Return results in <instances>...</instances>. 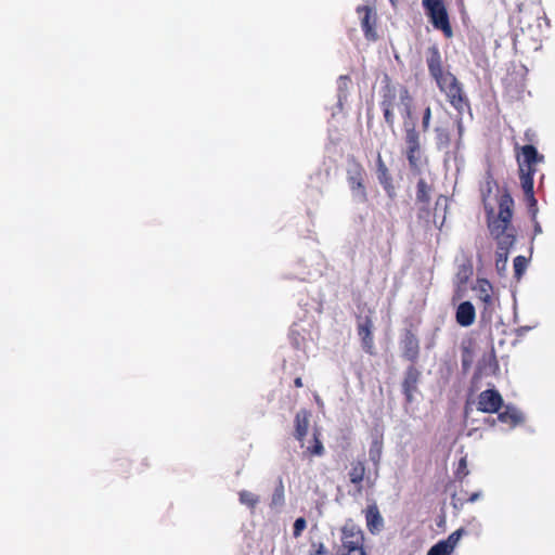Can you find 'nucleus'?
<instances>
[{"label": "nucleus", "mask_w": 555, "mask_h": 555, "mask_svg": "<svg viewBox=\"0 0 555 555\" xmlns=\"http://www.w3.org/2000/svg\"><path fill=\"white\" fill-rule=\"evenodd\" d=\"M379 106L383 111L385 122L389 128H393L396 122L395 108L400 103L404 109L403 121V141H404V155L409 163L411 171L420 173L422 168L427 164V158L424 155L421 141V131L417 130L415 122L412 118V102L413 98L405 86L397 88L389 77H385L384 85L380 90Z\"/></svg>", "instance_id": "obj_1"}, {"label": "nucleus", "mask_w": 555, "mask_h": 555, "mask_svg": "<svg viewBox=\"0 0 555 555\" xmlns=\"http://www.w3.org/2000/svg\"><path fill=\"white\" fill-rule=\"evenodd\" d=\"M514 214V199L507 190H504L498 199V215L489 223L490 234L498 243L495 251V269L503 275L508 259L509 249L516 241V230L512 224Z\"/></svg>", "instance_id": "obj_2"}, {"label": "nucleus", "mask_w": 555, "mask_h": 555, "mask_svg": "<svg viewBox=\"0 0 555 555\" xmlns=\"http://www.w3.org/2000/svg\"><path fill=\"white\" fill-rule=\"evenodd\" d=\"M514 150L518 165L520 185L529 210L534 218L538 211V202L534 197L533 177L538 170L537 165L544 162V155L540 154L533 144L520 146L515 143Z\"/></svg>", "instance_id": "obj_3"}, {"label": "nucleus", "mask_w": 555, "mask_h": 555, "mask_svg": "<svg viewBox=\"0 0 555 555\" xmlns=\"http://www.w3.org/2000/svg\"><path fill=\"white\" fill-rule=\"evenodd\" d=\"M436 85L446 95L450 105L457 112L459 116H462L466 111H470L469 99L463 89V85L453 74L447 75Z\"/></svg>", "instance_id": "obj_4"}, {"label": "nucleus", "mask_w": 555, "mask_h": 555, "mask_svg": "<svg viewBox=\"0 0 555 555\" xmlns=\"http://www.w3.org/2000/svg\"><path fill=\"white\" fill-rule=\"evenodd\" d=\"M340 542L339 555H367L364 532L352 519L340 528Z\"/></svg>", "instance_id": "obj_5"}, {"label": "nucleus", "mask_w": 555, "mask_h": 555, "mask_svg": "<svg viewBox=\"0 0 555 555\" xmlns=\"http://www.w3.org/2000/svg\"><path fill=\"white\" fill-rule=\"evenodd\" d=\"M347 182L352 195L360 202H367V192L365 188L366 171L363 165L354 157L349 156L347 158Z\"/></svg>", "instance_id": "obj_6"}, {"label": "nucleus", "mask_w": 555, "mask_h": 555, "mask_svg": "<svg viewBox=\"0 0 555 555\" xmlns=\"http://www.w3.org/2000/svg\"><path fill=\"white\" fill-rule=\"evenodd\" d=\"M422 4L433 26L441 30L446 38H451L453 29L443 0H422Z\"/></svg>", "instance_id": "obj_7"}, {"label": "nucleus", "mask_w": 555, "mask_h": 555, "mask_svg": "<svg viewBox=\"0 0 555 555\" xmlns=\"http://www.w3.org/2000/svg\"><path fill=\"white\" fill-rule=\"evenodd\" d=\"M476 293L477 299L482 304L481 317L489 318L494 311V297L493 286L487 279H477L476 285L473 288Z\"/></svg>", "instance_id": "obj_8"}, {"label": "nucleus", "mask_w": 555, "mask_h": 555, "mask_svg": "<svg viewBox=\"0 0 555 555\" xmlns=\"http://www.w3.org/2000/svg\"><path fill=\"white\" fill-rule=\"evenodd\" d=\"M426 64H427L430 77L436 82L442 80L447 75L452 74L449 70H444L442 56H441L439 47L437 44H433L427 48Z\"/></svg>", "instance_id": "obj_9"}, {"label": "nucleus", "mask_w": 555, "mask_h": 555, "mask_svg": "<svg viewBox=\"0 0 555 555\" xmlns=\"http://www.w3.org/2000/svg\"><path fill=\"white\" fill-rule=\"evenodd\" d=\"M356 11L361 18V28L365 39L376 41L378 36L375 29L377 23L375 9L370 5H359Z\"/></svg>", "instance_id": "obj_10"}, {"label": "nucleus", "mask_w": 555, "mask_h": 555, "mask_svg": "<svg viewBox=\"0 0 555 555\" xmlns=\"http://www.w3.org/2000/svg\"><path fill=\"white\" fill-rule=\"evenodd\" d=\"M477 410L482 413H498L503 406L504 401L496 389H486L478 395Z\"/></svg>", "instance_id": "obj_11"}, {"label": "nucleus", "mask_w": 555, "mask_h": 555, "mask_svg": "<svg viewBox=\"0 0 555 555\" xmlns=\"http://www.w3.org/2000/svg\"><path fill=\"white\" fill-rule=\"evenodd\" d=\"M495 189H498V182L493 178L492 173L488 171L485 176V180L481 182L479 188L485 211L487 214L488 224L490 223L491 220H494L498 215V212L494 211L493 207L489 203V199Z\"/></svg>", "instance_id": "obj_12"}, {"label": "nucleus", "mask_w": 555, "mask_h": 555, "mask_svg": "<svg viewBox=\"0 0 555 555\" xmlns=\"http://www.w3.org/2000/svg\"><path fill=\"white\" fill-rule=\"evenodd\" d=\"M373 327L374 325L371 315L360 319L357 326L362 348L370 356L375 354Z\"/></svg>", "instance_id": "obj_13"}, {"label": "nucleus", "mask_w": 555, "mask_h": 555, "mask_svg": "<svg viewBox=\"0 0 555 555\" xmlns=\"http://www.w3.org/2000/svg\"><path fill=\"white\" fill-rule=\"evenodd\" d=\"M402 357L414 364L420 357V340L411 330H405L400 340Z\"/></svg>", "instance_id": "obj_14"}, {"label": "nucleus", "mask_w": 555, "mask_h": 555, "mask_svg": "<svg viewBox=\"0 0 555 555\" xmlns=\"http://www.w3.org/2000/svg\"><path fill=\"white\" fill-rule=\"evenodd\" d=\"M421 372L415 367L414 364L410 365L405 373L402 382V392L405 397L406 403L413 402V395L417 390V384L420 382Z\"/></svg>", "instance_id": "obj_15"}, {"label": "nucleus", "mask_w": 555, "mask_h": 555, "mask_svg": "<svg viewBox=\"0 0 555 555\" xmlns=\"http://www.w3.org/2000/svg\"><path fill=\"white\" fill-rule=\"evenodd\" d=\"M363 513L369 532L371 534H378L384 528V518L377 504L375 502L369 504Z\"/></svg>", "instance_id": "obj_16"}, {"label": "nucleus", "mask_w": 555, "mask_h": 555, "mask_svg": "<svg viewBox=\"0 0 555 555\" xmlns=\"http://www.w3.org/2000/svg\"><path fill=\"white\" fill-rule=\"evenodd\" d=\"M366 473L365 463L362 460L352 461L348 470L349 481L354 486L356 492L353 494H361L363 491L362 482Z\"/></svg>", "instance_id": "obj_17"}, {"label": "nucleus", "mask_w": 555, "mask_h": 555, "mask_svg": "<svg viewBox=\"0 0 555 555\" xmlns=\"http://www.w3.org/2000/svg\"><path fill=\"white\" fill-rule=\"evenodd\" d=\"M476 319V310L470 301L461 302L455 311L456 323L463 327L470 326Z\"/></svg>", "instance_id": "obj_18"}, {"label": "nucleus", "mask_w": 555, "mask_h": 555, "mask_svg": "<svg viewBox=\"0 0 555 555\" xmlns=\"http://www.w3.org/2000/svg\"><path fill=\"white\" fill-rule=\"evenodd\" d=\"M430 192L431 186L425 179H420L416 184V202L422 204L420 217H422V214H429Z\"/></svg>", "instance_id": "obj_19"}, {"label": "nucleus", "mask_w": 555, "mask_h": 555, "mask_svg": "<svg viewBox=\"0 0 555 555\" xmlns=\"http://www.w3.org/2000/svg\"><path fill=\"white\" fill-rule=\"evenodd\" d=\"M376 175L385 191L390 194L393 191L392 178L379 153L376 158Z\"/></svg>", "instance_id": "obj_20"}, {"label": "nucleus", "mask_w": 555, "mask_h": 555, "mask_svg": "<svg viewBox=\"0 0 555 555\" xmlns=\"http://www.w3.org/2000/svg\"><path fill=\"white\" fill-rule=\"evenodd\" d=\"M310 413L307 410H300L295 416V438L302 443L308 434Z\"/></svg>", "instance_id": "obj_21"}, {"label": "nucleus", "mask_w": 555, "mask_h": 555, "mask_svg": "<svg viewBox=\"0 0 555 555\" xmlns=\"http://www.w3.org/2000/svg\"><path fill=\"white\" fill-rule=\"evenodd\" d=\"M435 132V143L436 147L439 151H448L451 145V132L448 127L437 126L434 129Z\"/></svg>", "instance_id": "obj_22"}, {"label": "nucleus", "mask_w": 555, "mask_h": 555, "mask_svg": "<svg viewBox=\"0 0 555 555\" xmlns=\"http://www.w3.org/2000/svg\"><path fill=\"white\" fill-rule=\"evenodd\" d=\"M498 420L501 423L515 426L521 422V415L517 412L516 409L507 405L505 411L498 412Z\"/></svg>", "instance_id": "obj_23"}, {"label": "nucleus", "mask_w": 555, "mask_h": 555, "mask_svg": "<svg viewBox=\"0 0 555 555\" xmlns=\"http://www.w3.org/2000/svg\"><path fill=\"white\" fill-rule=\"evenodd\" d=\"M285 502V491H284V483L282 477H279L278 485L273 491L272 498H271V507H280Z\"/></svg>", "instance_id": "obj_24"}, {"label": "nucleus", "mask_w": 555, "mask_h": 555, "mask_svg": "<svg viewBox=\"0 0 555 555\" xmlns=\"http://www.w3.org/2000/svg\"><path fill=\"white\" fill-rule=\"evenodd\" d=\"M238 501L241 504L254 511L259 503V496L250 491L242 490L238 492Z\"/></svg>", "instance_id": "obj_25"}, {"label": "nucleus", "mask_w": 555, "mask_h": 555, "mask_svg": "<svg viewBox=\"0 0 555 555\" xmlns=\"http://www.w3.org/2000/svg\"><path fill=\"white\" fill-rule=\"evenodd\" d=\"M307 453L311 456H322L324 454V447L317 429L313 431V444L307 448Z\"/></svg>", "instance_id": "obj_26"}, {"label": "nucleus", "mask_w": 555, "mask_h": 555, "mask_svg": "<svg viewBox=\"0 0 555 555\" xmlns=\"http://www.w3.org/2000/svg\"><path fill=\"white\" fill-rule=\"evenodd\" d=\"M452 552L447 543L439 541L429 548L427 555H451Z\"/></svg>", "instance_id": "obj_27"}, {"label": "nucleus", "mask_w": 555, "mask_h": 555, "mask_svg": "<svg viewBox=\"0 0 555 555\" xmlns=\"http://www.w3.org/2000/svg\"><path fill=\"white\" fill-rule=\"evenodd\" d=\"M468 474L469 470L467 468V459L466 456H463L459 461V465L454 473V476L456 480L462 481Z\"/></svg>", "instance_id": "obj_28"}, {"label": "nucleus", "mask_w": 555, "mask_h": 555, "mask_svg": "<svg viewBox=\"0 0 555 555\" xmlns=\"http://www.w3.org/2000/svg\"><path fill=\"white\" fill-rule=\"evenodd\" d=\"M465 533L464 528H460L452 532L446 540H441L442 542L447 543L449 545V548L451 551H454L457 542L460 541L461 537Z\"/></svg>", "instance_id": "obj_29"}, {"label": "nucleus", "mask_w": 555, "mask_h": 555, "mask_svg": "<svg viewBox=\"0 0 555 555\" xmlns=\"http://www.w3.org/2000/svg\"><path fill=\"white\" fill-rule=\"evenodd\" d=\"M527 258L524 257V256H517L515 259H514V271H515V276L517 279H520L522 273L525 272L526 268H527Z\"/></svg>", "instance_id": "obj_30"}, {"label": "nucleus", "mask_w": 555, "mask_h": 555, "mask_svg": "<svg viewBox=\"0 0 555 555\" xmlns=\"http://www.w3.org/2000/svg\"><path fill=\"white\" fill-rule=\"evenodd\" d=\"M433 112L430 105H427L422 113V131L425 133L430 128Z\"/></svg>", "instance_id": "obj_31"}, {"label": "nucleus", "mask_w": 555, "mask_h": 555, "mask_svg": "<svg viewBox=\"0 0 555 555\" xmlns=\"http://www.w3.org/2000/svg\"><path fill=\"white\" fill-rule=\"evenodd\" d=\"M307 527V521L304 517H299L295 520L293 526V535L294 538H299L302 534V531Z\"/></svg>", "instance_id": "obj_32"}, {"label": "nucleus", "mask_w": 555, "mask_h": 555, "mask_svg": "<svg viewBox=\"0 0 555 555\" xmlns=\"http://www.w3.org/2000/svg\"><path fill=\"white\" fill-rule=\"evenodd\" d=\"M327 548L323 542H311V547L308 555H326Z\"/></svg>", "instance_id": "obj_33"}, {"label": "nucleus", "mask_w": 555, "mask_h": 555, "mask_svg": "<svg viewBox=\"0 0 555 555\" xmlns=\"http://www.w3.org/2000/svg\"><path fill=\"white\" fill-rule=\"evenodd\" d=\"M472 274H473L472 268L463 267L462 269H460L456 274L459 284H462V285L466 284Z\"/></svg>", "instance_id": "obj_34"}, {"label": "nucleus", "mask_w": 555, "mask_h": 555, "mask_svg": "<svg viewBox=\"0 0 555 555\" xmlns=\"http://www.w3.org/2000/svg\"><path fill=\"white\" fill-rule=\"evenodd\" d=\"M380 451H382L380 443L374 442V444L370 449V456L373 462L377 463L379 461Z\"/></svg>", "instance_id": "obj_35"}, {"label": "nucleus", "mask_w": 555, "mask_h": 555, "mask_svg": "<svg viewBox=\"0 0 555 555\" xmlns=\"http://www.w3.org/2000/svg\"><path fill=\"white\" fill-rule=\"evenodd\" d=\"M351 83V79L348 75H341L338 78V90L340 92H346Z\"/></svg>", "instance_id": "obj_36"}, {"label": "nucleus", "mask_w": 555, "mask_h": 555, "mask_svg": "<svg viewBox=\"0 0 555 555\" xmlns=\"http://www.w3.org/2000/svg\"><path fill=\"white\" fill-rule=\"evenodd\" d=\"M524 139L528 142V144H532L537 139V134L532 129H527L525 131Z\"/></svg>", "instance_id": "obj_37"}, {"label": "nucleus", "mask_w": 555, "mask_h": 555, "mask_svg": "<svg viewBox=\"0 0 555 555\" xmlns=\"http://www.w3.org/2000/svg\"><path fill=\"white\" fill-rule=\"evenodd\" d=\"M480 495H481L480 492H474L467 499H465L464 501L473 503V502L477 501L480 498Z\"/></svg>", "instance_id": "obj_38"}, {"label": "nucleus", "mask_w": 555, "mask_h": 555, "mask_svg": "<svg viewBox=\"0 0 555 555\" xmlns=\"http://www.w3.org/2000/svg\"><path fill=\"white\" fill-rule=\"evenodd\" d=\"M294 386H295L296 388H301V387L304 386L301 377H296V378L294 379Z\"/></svg>", "instance_id": "obj_39"}, {"label": "nucleus", "mask_w": 555, "mask_h": 555, "mask_svg": "<svg viewBox=\"0 0 555 555\" xmlns=\"http://www.w3.org/2000/svg\"><path fill=\"white\" fill-rule=\"evenodd\" d=\"M457 131H459V135L461 138L462 134H463V124H462V118L461 117L457 120Z\"/></svg>", "instance_id": "obj_40"}, {"label": "nucleus", "mask_w": 555, "mask_h": 555, "mask_svg": "<svg viewBox=\"0 0 555 555\" xmlns=\"http://www.w3.org/2000/svg\"><path fill=\"white\" fill-rule=\"evenodd\" d=\"M534 231H535V233H541L542 230H541V227L539 223L535 224Z\"/></svg>", "instance_id": "obj_41"}, {"label": "nucleus", "mask_w": 555, "mask_h": 555, "mask_svg": "<svg viewBox=\"0 0 555 555\" xmlns=\"http://www.w3.org/2000/svg\"><path fill=\"white\" fill-rule=\"evenodd\" d=\"M389 2L395 7L397 3V0H389Z\"/></svg>", "instance_id": "obj_42"}]
</instances>
